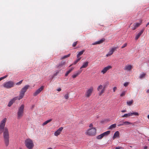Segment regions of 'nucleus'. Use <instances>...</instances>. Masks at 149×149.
Segmentation results:
<instances>
[{
  "label": "nucleus",
  "mask_w": 149,
  "mask_h": 149,
  "mask_svg": "<svg viewBox=\"0 0 149 149\" xmlns=\"http://www.w3.org/2000/svg\"><path fill=\"white\" fill-rule=\"evenodd\" d=\"M93 91V88L91 86L87 90L85 93V96L86 97H89L92 95Z\"/></svg>",
  "instance_id": "7"
},
{
  "label": "nucleus",
  "mask_w": 149,
  "mask_h": 149,
  "mask_svg": "<svg viewBox=\"0 0 149 149\" xmlns=\"http://www.w3.org/2000/svg\"><path fill=\"white\" fill-rule=\"evenodd\" d=\"M115 149H123V148L121 147H116Z\"/></svg>",
  "instance_id": "40"
},
{
  "label": "nucleus",
  "mask_w": 149,
  "mask_h": 149,
  "mask_svg": "<svg viewBox=\"0 0 149 149\" xmlns=\"http://www.w3.org/2000/svg\"><path fill=\"white\" fill-rule=\"evenodd\" d=\"M146 75V74L144 73H142L141 74L139 77V78L140 79H142L143 78H144L145 76Z\"/></svg>",
  "instance_id": "28"
},
{
  "label": "nucleus",
  "mask_w": 149,
  "mask_h": 149,
  "mask_svg": "<svg viewBox=\"0 0 149 149\" xmlns=\"http://www.w3.org/2000/svg\"><path fill=\"white\" fill-rule=\"evenodd\" d=\"M146 92L147 93H149V89L148 90H147L146 91Z\"/></svg>",
  "instance_id": "48"
},
{
  "label": "nucleus",
  "mask_w": 149,
  "mask_h": 149,
  "mask_svg": "<svg viewBox=\"0 0 149 149\" xmlns=\"http://www.w3.org/2000/svg\"><path fill=\"white\" fill-rule=\"evenodd\" d=\"M144 30V29H143L140 32L138 33V34L136 36L135 38V40H137L139 38L141 35L143 33Z\"/></svg>",
  "instance_id": "16"
},
{
  "label": "nucleus",
  "mask_w": 149,
  "mask_h": 149,
  "mask_svg": "<svg viewBox=\"0 0 149 149\" xmlns=\"http://www.w3.org/2000/svg\"><path fill=\"white\" fill-rule=\"evenodd\" d=\"M134 27H132V29L133 30H134L135 29H136L137 28H136L135 26H134Z\"/></svg>",
  "instance_id": "45"
},
{
  "label": "nucleus",
  "mask_w": 149,
  "mask_h": 149,
  "mask_svg": "<svg viewBox=\"0 0 149 149\" xmlns=\"http://www.w3.org/2000/svg\"><path fill=\"white\" fill-rule=\"evenodd\" d=\"M133 102V100H132L130 101H127V104L128 106H130L132 105Z\"/></svg>",
  "instance_id": "24"
},
{
  "label": "nucleus",
  "mask_w": 149,
  "mask_h": 149,
  "mask_svg": "<svg viewBox=\"0 0 149 149\" xmlns=\"http://www.w3.org/2000/svg\"><path fill=\"white\" fill-rule=\"evenodd\" d=\"M74 69V68L72 67V68H71V69L70 70H71V71H72V70H73Z\"/></svg>",
  "instance_id": "47"
},
{
  "label": "nucleus",
  "mask_w": 149,
  "mask_h": 149,
  "mask_svg": "<svg viewBox=\"0 0 149 149\" xmlns=\"http://www.w3.org/2000/svg\"><path fill=\"white\" fill-rule=\"evenodd\" d=\"M148 141H149V139H148Z\"/></svg>",
  "instance_id": "52"
},
{
  "label": "nucleus",
  "mask_w": 149,
  "mask_h": 149,
  "mask_svg": "<svg viewBox=\"0 0 149 149\" xmlns=\"http://www.w3.org/2000/svg\"><path fill=\"white\" fill-rule=\"evenodd\" d=\"M6 120V118H5L0 123V134L3 131V136L5 144L8 146L9 144V134L8 129L5 127L4 128Z\"/></svg>",
  "instance_id": "1"
},
{
  "label": "nucleus",
  "mask_w": 149,
  "mask_h": 149,
  "mask_svg": "<svg viewBox=\"0 0 149 149\" xmlns=\"http://www.w3.org/2000/svg\"><path fill=\"white\" fill-rule=\"evenodd\" d=\"M65 61H62L57 66V68L58 69H60L61 68L63 67V65L65 64Z\"/></svg>",
  "instance_id": "19"
},
{
  "label": "nucleus",
  "mask_w": 149,
  "mask_h": 149,
  "mask_svg": "<svg viewBox=\"0 0 149 149\" xmlns=\"http://www.w3.org/2000/svg\"><path fill=\"white\" fill-rule=\"evenodd\" d=\"M44 86H41L40 88L36 90L33 94V95L34 96H36L39 94L41 91L44 89Z\"/></svg>",
  "instance_id": "11"
},
{
  "label": "nucleus",
  "mask_w": 149,
  "mask_h": 149,
  "mask_svg": "<svg viewBox=\"0 0 149 149\" xmlns=\"http://www.w3.org/2000/svg\"><path fill=\"white\" fill-rule=\"evenodd\" d=\"M63 129V127H60L57 131H56L54 133V135L57 136L59 135Z\"/></svg>",
  "instance_id": "14"
},
{
  "label": "nucleus",
  "mask_w": 149,
  "mask_h": 149,
  "mask_svg": "<svg viewBox=\"0 0 149 149\" xmlns=\"http://www.w3.org/2000/svg\"><path fill=\"white\" fill-rule=\"evenodd\" d=\"M126 93V91H123L122 92V93L120 94V96L121 97H123V96H124L125 95Z\"/></svg>",
  "instance_id": "31"
},
{
  "label": "nucleus",
  "mask_w": 149,
  "mask_h": 149,
  "mask_svg": "<svg viewBox=\"0 0 149 149\" xmlns=\"http://www.w3.org/2000/svg\"><path fill=\"white\" fill-rule=\"evenodd\" d=\"M147 118L149 120V114L148 115Z\"/></svg>",
  "instance_id": "51"
},
{
  "label": "nucleus",
  "mask_w": 149,
  "mask_h": 149,
  "mask_svg": "<svg viewBox=\"0 0 149 149\" xmlns=\"http://www.w3.org/2000/svg\"><path fill=\"white\" fill-rule=\"evenodd\" d=\"M97 90L99 92V95L100 96L104 93L105 91V87H103L102 85H100L97 87Z\"/></svg>",
  "instance_id": "8"
},
{
  "label": "nucleus",
  "mask_w": 149,
  "mask_h": 149,
  "mask_svg": "<svg viewBox=\"0 0 149 149\" xmlns=\"http://www.w3.org/2000/svg\"><path fill=\"white\" fill-rule=\"evenodd\" d=\"M77 44V41H76L74 42L72 44V46L75 47Z\"/></svg>",
  "instance_id": "35"
},
{
  "label": "nucleus",
  "mask_w": 149,
  "mask_h": 149,
  "mask_svg": "<svg viewBox=\"0 0 149 149\" xmlns=\"http://www.w3.org/2000/svg\"><path fill=\"white\" fill-rule=\"evenodd\" d=\"M81 59V58H78L73 63L70 65V66H69V67H71V66H72L73 65H74L76 64L79 61H80V60Z\"/></svg>",
  "instance_id": "22"
},
{
  "label": "nucleus",
  "mask_w": 149,
  "mask_h": 149,
  "mask_svg": "<svg viewBox=\"0 0 149 149\" xmlns=\"http://www.w3.org/2000/svg\"><path fill=\"white\" fill-rule=\"evenodd\" d=\"M141 21L140 23H136L134 24L133 25V26H135L136 28H137L140 25H141Z\"/></svg>",
  "instance_id": "26"
},
{
  "label": "nucleus",
  "mask_w": 149,
  "mask_h": 149,
  "mask_svg": "<svg viewBox=\"0 0 149 149\" xmlns=\"http://www.w3.org/2000/svg\"><path fill=\"white\" fill-rule=\"evenodd\" d=\"M82 71V70H79L77 71L72 75V77L73 78H75L79 75L81 72Z\"/></svg>",
  "instance_id": "15"
},
{
  "label": "nucleus",
  "mask_w": 149,
  "mask_h": 149,
  "mask_svg": "<svg viewBox=\"0 0 149 149\" xmlns=\"http://www.w3.org/2000/svg\"><path fill=\"white\" fill-rule=\"evenodd\" d=\"M119 124L118 125V126H120L123 125L124 124V122L123 120H121L119 122Z\"/></svg>",
  "instance_id": "30"
},
{
  "label": "nucleus",
  "mask_w": 149,
  "mask_h": 149,
  "mask_svg": "<svg viewBox=\"0 0 149 149\" xmlns=\"http://www.w3.org/2000/svg\"><path fill=\"white\" fill-rule=\"evenodd\" d=\"M147 148V146H145L144 147V149H146Z\"/></svg>",
  "instance_id": "50"
},
{
  "label": "nucleus",
  "mask_w": 149,
  "mask_h": 149,
  "mask_svg": "<svg viewBox=\"0 0 149 149\" xmlns=\"http://www.w3.org/2000/svg\"><path fill=\"white\" fill-rule=\"evenodd\" d=\"M8 76V75H6L3 77H1L0 78V81H1V80H2L3 79L7 77Z\"/></svg>",
  "instance_id": "36"
},
{
  "label": "nucleus",
  "mask_w": 149,
  "mask_h": 149,
  "mask_svg": "<svg viewBox=\"0 0 149 149\" xmlns=\"http://www.w3.org/2000/svg\"><path fill=\"white\" fill-rule=\"evenodd\" d=\"M96 129L95 127L89 128L86 131L85 134L90 136H94L96 134Z\"/></svg>",
  "instance_id": "3"
},
{
  "label": "nucleus",
  "mask_w": 149,
  "mask_h": 149,
  "mask_svg": "<svg viewBox=\"0 0 149 149\" xmlns=\"http://www.w3.org/2000/svg\"><path fill=\"white\" fill-rule=\"evenodd\" d=\"M88 62H84L83 63L82 65L80 68V69L82 68H86L87 67L88 65Z\"/></svg>",
  "instance_id": "21"
},
{
  "label": "nucleus",
  "mask_w": 149,
  "mask_h": 149,
  "mask_svg": "<svg viewBox=\"0 0 149 149\" xmlns=\"http://www.w3.org/2000/svg\"><path fill=\"white\" fill-rule=\"evenodd\" d=\"M52 121V119H50L48 120H46V121H45V122L42 124V125L43 126L45 125H46L48 123Z\"/></svg>",
  "instance_id": "25"
},
{
  "label": "nucleus",
  "mask_w": 149,
  "mask_h": 149,
  "mask_svg": "<svg viewBox=\"0 0 149 149\" xmlns=\"http://www.w3.org/2000/svg\"><path fill=\"white\" fill-rule=\"evenodd\" d=\"M70 54H69L67 55H65V56H64L62 57L61 58V60H62V59H65V58H66L68 57H69V56H70Z\"/></svg>",
  "instance_id": "29"
},
{
  "label": "nucleus",
  "mask_w": 149,
  "mask_h": 149,
  "mask_svg": "<svg viewBox=\"0 0 149 149\" xmlns=\"http://www.w3.org/2000/svg\"><path fill=\"white\" fill-rule=\"evenodd\" d=\"M24 107V104H22L18 108L17 114L18 119H20L23 116Z\"/></svg>",
  "instance_id": "4"
},
{
  "label": "nucleus",
  "mask_w": 149,
  "mask_h": 149,
  "mask_svg": "<svg viewBox=\"0 0 149 149\" xmlns=\"http://www.w3.org/2000/svg\"><path fill=\"white\" fill-rule=\"evenodd\" d=\"M119 132L118 131H116L114 133L113 137V139L114 140L115 138H118L119 137Z\"/></svg>",
  "instance_id": "17"
},
{
  "label": "nucleus",
  "mask_w": 149,
  "mask_h": 149,
  "mask_svg": "<svg viewBox=\"0 0 149 149\" xmlns=\"http://www.w3.org/2000/svg\"><path fill=\"white\" fill-rule=\"evenodd\" d=\"M132 123L129 122L128 121H125L124 122V124L125 125H128L130 124H131Z\"/></svg>",
  "instance_id": "32"
},
{
  "label": "nucleus",
  "mask_w": 149,
  "mask_h": 149,
  "mask_svg": "<svg viewBox=\"0 0 149 149\" xmlns=\"http://www.w3.org/2000/svg\"><path fill=\"white\" fill-rule=\"evenodd\" d=\"M71 72V70H69L68 71H67L66 72V73L65 74V76H67L68 74L70 73V72Z\"/></svg>",
  "instance_id": "33"
},
{
  "label": "nucleus",
  "mask_w": 149,
  "mask_h": 149,
  "mask_svg": "<svg viewBox=\"0 0 149 149\" xmlns=\"http://www.w3.org/2000/svg\"><path fill=\"white\" fill-rule=\"evenodd\" d=\"M29 87V85H26L22 88L19 92V96L15 97L12 99L9 102L8 105V106L9 107L11 106L16 100L18 99L19 100L22 99L25 93L26 92Z\"/></svg>",
  "instance_id": "2"
},
{
  "label": "nucleus",
  "mask_w": 149,
  "mask_h": 149,
  "mask_svg": "<svg viewBox=\"0 0 149 149\" xmlns=\"http://www.w3.org/2000/svg\"><path fill=\"white\" fill-rule=\"evenodd\" d=\"M57 91H61V88H59L57 89Z\"/></svg>",
  "instance_id": "43"
},
{
  "label": "nucleus",
  "mask_w": 149,
  "mask_h": 149,
  "mask_svg": "<svg viewBox=\"0 0 149 149\" xmlns=\"http://www.w3.org/2000/svg\"><path fill=\"white\" fill-rule=\"evenodd\" d=\"M116 127V124H114L111 125L109 128V129H112L113 128H115Z\"/></svg>",
  "instance_id": "27"
},
{
  "label": "nucleus",
  "mask_w": 149,
  "mask_h": 149,
  "mask_svg": "<svg viewBox=\"0 0 149 149\" xmlns=\"http://www.w3.org/2000/svg\"><path fill=\"white\" fill-rule=\"evenodd\" d=\"M22 80H21L20 81L17 83L16 84L17 85H19L20 84L22 83Z\"/></svg>",
  "instance_id": "38"
},
{
  "label": "nucleus",
  "mask_w": 149,
  "mask_h": 149,
  "mask_svg": "<svg viewBox=\"0 0 149 149\" xmlns=\"http://www.w3.org/2000/svg\"><path fill=\"white\" fill-rule=\"evenodd\" d=\"M112 67L111 65H108L104 68L101 71V72L103 74L106 73L107 71L109 69H111Z\"/></svg>",
  "instance_id": "13"
},
{
  "label": "nucleus",
  "mask_w": 149,
  "mask_h": 149,
  "mask_svg": "<svg viewBox=\"0 0 149 149\" xmlns=\"http://www.w3.org/2000/svg\"><path fill=\"white\" fill-rule=\"evenodd\" d=\"M117 89V87H114L113 88V90L114 92H115L116 89Z\"/></svg>",
  "instance_id": "41"
},
{
  "label": "nucleus",
  "mask_w": 149,
  "mask_h": 149,
  "mask_svg": "<svg viewBox=\"0 0 149 149\" xmlns=\"http://www.w3.org/2000/svg\"><path fill=\"white\" fill-rule=\"evenodd\" d=\"M84 51L85 50H83L82 51L79 52L77 55V58H79L80 56L81 55L83 54Z\"/></svg>",
  "instance_id": "23"
},
{
  "label": "nucleus",
  "mask_w": 149,
  "mask_h": 149,
  "mask_svg": "<svg viewBox=\"0 0 149 149\" xmlns=\"http://www.w3.org/2000/svg\"><path fill=\"white\" fill-rule=\"evenodd\" d=\"M133 115L135 116H139V113L136 112H135L132 113H129L127 114H125L124 115L122 116V118L124 117H128L130 116H131Z\"/></svg>",
  "instance_id": "10"
},
{
  "label": "nucleus",
  "mask_w": 149,
  "mask_h": 149,
  "mask_svg": "<svg viewBox=\"0 0 149 149\" xmlns=\"http://www.w3.org/2000/svg\"><path fill=\"white\" fill-rule=\"evenodd\" d=\"M64 98L66 99H68L69 98V95L68 94H66L64 95Z\"/></svg>",
  "instance_id": "34"
},
{
  "label": "nucleus",
  "mask_w": 149,
  "mask_h": 149,
  "mask_svg": "<svg viewBox=\"0 0 149 149\" xmlns=\"http://www.w3.org/2000/svg\"><path fill=\"white\" fill-rule=\"evenodd\" d=\"M127 111L125 110H123L122 111H121V112H126Z\"/></svg>",
  "instance_id": "46"
},
{
  "label": "nucleus",
  "mask_w": 149,
  "mask_h": 149,
  "mask_svg": "<svg viewBox=\"0 0 149 149\" xmlns=\"http://www.w3.org/2000/svg\"><path fill=\"white\" fill-rule=\"evenodd\" d=\"M59 73V72L58 71H57L56 72L55 74H54L55 76H56L58 73Z\"/></svg>",
  "instance_id": "44"
},
{
  "label": "nucleus",
  "mask_w": 149,
  "mask_h": 149,
  "mask_svg": "<svg viewBox=\"0 0 149 149\" xmlns=\"http://www.w3.org/2000/svg\"><path fill=\"white\" fill-rule=\"evenodd\" d=\"M25 144L27 148L29 149H32L34 146L33 141L29 139L25 140Z\"/></svg>",
  "instance_id": "5"
},
{
  "label": "nucleus",
  "mask_w": 149,
  "mask_h": 149,
  "mask_svg": "<svg viewBox=\"0 0 149 149\" xmlns=\"http://www.w3.org/2000/svg\"><path fill=\"white\" fill-rule=\"evenodd\" d=\"M110 131H107L98 136L96 138L98 139H102L104 136H108L110 134Z\"/></svg>",
  "instance_id": "9"
},
{
  "label": "nucleus",
  "mask_w": 149,
  "mask_h": 149,
  "mask_svg": "<svg viewBox=\"0 0 149 149\" xmlns=\"http://www.w3.org/2000/svg\"><path fill=\"white\" fill-rule=\"evenodd\" d=\"M132 67L131 65H126L125 66L124 68V70L129 71L131 70L132 69Z\"/></svg>",
  "instance_id": "20"
},
{
  "label": "nucleus",
  "mask_w": 149,
  "mask_h": 149,
  "mask_svg": "<svg viewBox=\"0 0 149 149\" xmlns=\"http://www.w3.org/2000/svg\"><path fill=\"white\" fill-rule=\"evenodd\" d=\"M129 83L128 82H126L124 83V86L125 87H127L128 86V85H129Z\"/></svg>",
  "instance_id": "37"
},
{
  "label": "nucleus",
  "mask_w": 149,
  "mask_h": 149,
  "mask_svg": "<svg viewBox=\"0 0 149 149\" xmlns=\"http://www.w3.org/2000/svg\"><path fill=\"white\" fill-rule=\"evenodd\" d=\"M116 49L117 47H116L112 48L109 50L108 53L106 54V56L107 57H108L111 56L113 54L114 51L116 50Z\"/></svg>",
  "instance_id": "12"
},
{
  "label": "nucleus",
  "mask_w": 149,
  "mask_h": 149,
  "mask_svg": "<svg viewBox=\"0 0 149 149\" xmlns=\"http://www.w3.org/2000/svg\"><path fill=\"white\" fill-rule=\"evenodd\" d=\"M14 83L13 81H9L5 82L3 84V86L7 88H10L14 86Z\"/></svg>",
  "instance_id": "6"
},
{
  "label": "nucleus",
  "mask_w": 149,
  "mask_h": 149,
  "mask_svg": "<svg viewBox=\"0 0 149 149\" xmlns=\"http://www.w3.org/2000/svg\"><path fill=\"white\" fill-rule=\"evenodd\" d=\"M93 125L92 123H91L90 125H89V127H90V128H93Z\"/></svg>",
  "instance_id": "42"
},
{
  "label": "nucleus",
  "mask_w": 149,
  "mask_h": 149,
  "mask_svg": "<svg viewBox=\"0 0 149 149\" xmlns=\"http://www.w3.org/2000/svg\"><path fill=\"white\" fill-rule=\"evenodd\" d=\"M105 41V39L103 38L100 40L95 42L93 44V45H95L97 44H99L102 43Z\"/></svg>",
  "instance_id": "18"
},
{
  "label": "nucleus",
  "mask_w": 149,
  "mask_h": 149,
  "mask_svg": "<svg viewBox=\"0 0 149 149\" xmlns=\"http://www.w3.org/2000/svg\"><path fill=\"white\" fill-rule=\"evenodd\" d=\"M127 45V43H125L121 47V48H123L125 47H126Z\"/></svg>",
  "instance_id": "39"
},
{
  "label": "nucleus",
  "mask_w": 149,
  "mask_h": 149,
  "mask_svg": "<svg viewBox=\"0 0 149 149\" xmlns=\"http://www.w3.org/2000/svg\"><path fill=\"white\" fill-rule=\"evenodd\" d=\"M148 25H149V22L147 24L146 26H147Z\"/></svg>",
  "instance_id": "49"
}]
</instances>
